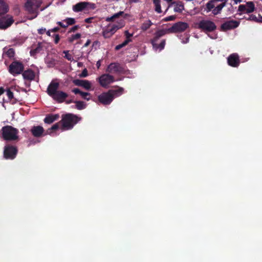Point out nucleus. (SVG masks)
<instances>
[{"mask_svg":"<svg viewBox=\"0 0 262 262\" xmlns=\"http://www.w3.org/2000/svg\"><path fill=\"white\" fill-rule=\"evenodd\" d=\"M124 71V68L117 62L111 63L106 69V72L112 74L122 73Z\"/></svg>","mask_w":262,"mask_h":262,"instance_id":"obj_11","label":"nucleus"},{"mask_svg":"<svg viewBox=\"0 0 262 262\" xmlns=\"http://www.w3.org/2000/svg\"><path fill=\"white\" fill-rule=\"evenodd\" d=\"M129 1L130 3H138L140 1V0H129Z\"/></svg>","mask_w":262,"mask_h":262,"instance_id":"obj_54","label":"nucleus"},{"mask_svg":"<svg viewBox=\"0 0 262 262\" xmlns=\"http://www.w3.org/2000/svg\"><path fill=\"white\" fill-rule=\"evenodd\" d=\"M176 17L174 15H171L165 17L164 20L165 21L174 20Z\"/></svg>","mask_w":262,"mask_h":262,"instance_id":"obj_44","label":"nucleus"},{"mask_svg":"<svg viewBox=\"0 0 262 262\" xmlns=\"http://www.w3.org/2000/svg\"><path fill=\"white\" fill-rule=\"evenodd\" d=\"M246 13H250L253 12L255 10V6L252 2H248L246 3Z\"/></svg>","mask_w":262,"mask_h":262,"instance_id":"obj_31","label":"nucleus"},{"mask_svg":"<svg viewBox=\"0 0 262 262\" xmlns=\"http://www.w3.org/2000/svg\"><path fill=\"white\" fill-rule=\"evenodd\" d=\"M123 14H124V12L123 11H120L118 13H115L111 17H107L106 18L105 20L106 21H113L116 18L119 17L120 16L122 15Z\"/></svg>","mask_w":262,"mask_h":262,"instance_id":"obj_34","label":"nucleus"},{"mask_svg":"<svg viewBox=\"0 0 262 262\" xmlns=\"http://www.w3.org/2000/svg\"><path fill=\"white\" fill-rule=\"evenodd\" d=\"M46 32V29L45 28H41L38 30V33L39 34H43Z\"/></svg>","mask_w":262,"mask_h":262,"instance_id":"obj_49","label":"nucleus"},{"mask_svg":"<svg viewBox=\"0 0 262 262\" xmlns=\"http://www.w3.org/2000/svg\"><path fill=\"white\" fill-rule=\"evenodd\" d=\"M54 37V42L55 44H57L60 40V36L58 34H54L52 36Z\"/></svg>","mask_w":262,"mask_h":262,"instance_id":"obj_46","label":"nucleus"},{"mask_svg":"<svg viewBox=\"0 0 262 262\" xmlns=\"http://www.w3.org/2000/svg\"><path fill=\"white\" fill-rule=\"evenodd\" d=\"M34 6V3L33 0H27L25 4L26 10L30 13H34L35 12Z\"/></svg>","mask_w":262,"mask_h":262,"instance_id":"obj_27","label":"nucleus"},{"mask_svg":"<svg viewBox=\"0 0 262 262\" xmlns=\"http://www.w3.org/2000/svg\"><path fill=\"white\" fill-rule=\"evenodd\" d=\"M24 69L23 64L18 61H13L9 66L8 71L13 76L21 74Z\"/></svg>","mask_w":262,"mask_h":262,"instance_id":"obj_6","label":"nucleus"},{"mask_svg":"<svg viewBox=\"0 0 262 262\" xmlns=\"http://www.w3.org/2000/svg\"><path fill=\"white\" fill-rule=\"evenodd\" d=\"M113 98V99L117 97L121 96L124 92V89L121 87L117 89H112L108 91Z\"/></svg>","mask_w":262,"mask_h":262,"instance_id":"obj_26","label":"nucleus"},{"mask_svg":"<svg viewBox=\"0 0 262 262\" xmlns=\"http://www.w3.org/2000/svg\"><path fill=\"white\" fill-rule=\"evenodd\" d=\"M219 5L223 8L226 5V1H224V2L222 3L221 4H219Z\"/></svg>","mask_w":262,"mask_h":262,"instance_id":"obj_52","label":"nucleus"},{"mask_svg":"<svg viewBox=\"0 0 262 262\" xmlns=\"http://www.w3.org/2000/svg\"><path fill=\"white\" fill-rule=\"evenodd\" d=\"M228 63L232 67H237L240 63L239 56L236 53L230 55L227 58Z\"/></svg>","mask_w":262,"mask_h":262,"instance_id":"obj_14","label":"nucleus"},{"mask_svg":"<svg viewBox=\"0 0 262 262\" xmlns=\"http://www.w3.org/2000/svg\"><path fill=\"white\" fill-rule=\"evenodd\" d=\"M167 33H170L167 31V29L159 30L155 33L154 37L151 40V43L155 49H159L160 51L164 49L166 43L165 39H163L160 44L158 43V41L160 37Z\"/></svg>","mask_w":262,"mask_h":262,"instance_id":"obj_3","label":"nucleus"},{"mask_svg":"<svg viewBox=\"0 0 262 262\" xmlns=\"http://www.w3.org/2000/svg\"><path fill=\"white\" fill-rule=\"evenodd\" d=\"M91 41L90 39H88L84 45L83 47H87L88 46H89L90 45V44L91 43Z\"/></svg>","mask_w":262,"mask_h":262,"instance_id":"obj_51","label":"nucleus"},{"mask_svg":"<svg viewBox=\"0 0 262 262\" xmlns=\"http://www.w3.org/2000/svg\"><path fill=\"white\" fill-rule=\"evenodd\" d=\"M72 92L75 94H79L81 98L84 100L89 101L91 99V94L90 93L82 92L78 88L72 89Z\"/></svg>","mask_w":262,"mask_h":262,"instance_id":"obj_22","label":"nucleus"},{"mask_svg":"<svg viewBox=\"0 0 262 262\" xmlns=\"http://www.w3.org/2000/svg\"><path fill=\"white\" fill-rule=\"evenodd\" d=\"M246 5H240L238 6V11L239 12H246Z\"/></svg>","mask_w":262,"mask_h":262,"instance_id":"obj_43","label":"nucleus"},{"mask_svg":"<svg viewBox=\"0 0 262 262\" xmlns=\"http://www.w3.org/2000/svg\"><path fill=\"white\" fill-rule=\"evenodd\" d=\"M239 22L237 20H231L227 21L221 25V30L226 31L229 30L233 29L238 27Z\"/></svg>","mask_w":262,"mask_h":262,"instance_id":"obj_13","label":"nucleus"},{"mask_svg":"<svg viewBox=\"0 0 262 262\" xmlns=\"http://www.w3.org/2000/svg\"><path fill=\"white\" fill-rule=\"evenodd\" d=\"M79 28V26L78 25H76L72 27L70 30L68 31V33H71V32H74L76 30H77Z\"/></svg>","mask_w":262,"mask_h":262,"instance_id":"obj_45","label":"nucleus"},{"mask_svg":"<svg viewBox=\"0 0 262 262\" xmlns=\"http://www.w3.org/2000/svg\"><path fill=\"white\" fill-rule=\"evenodd\" d=\"M246 19L248 20L254 21L256 23H262V20H260L259 19H258L257 17L253 14L249 15V17L246 18Z\"/></svg>","mask_w":262,"mask_h":262,"instance_id":"obj_40","label":"nucleus"},{"mask_svg":"<svg viewBox=\"0 0 262 262\" xmlns=\"http://www.w3.org/2000/svg\"><path fill=\"white\" fill-rule=\"evenodd\" d=\"M96 66H97L98 68H99V67L100 66V61H98L97 62Z\"/></svg>","mask_w":262,"mask_h":262,"instance_id":"obj_58","label":"nucleus"},{"mask_svg":"<svg viewBox=\"0 0 262 262\" xmlns=\"http://www.w3.org/2000/svg\"><path fill=\"white\" fill-rule=\"evenodd\" d=\"M14 22L12 17L0 18V29H5L10 27Z\"/></svg>","mask_w":262,"mask_h":262,"instance_id":"obj_17","label":"nucleus"},{"mask_svg":"<svg viewBox=\"0 0 262 262\" xmlns=\"http://www.w3.org/2000/svg\"><path fill=\"white\" fill-rule=\"evenodd\" d=\"M5 92V89L3 87H0V96Z\"/></svg>","mask_w":262,"mask_h":262,"instance_id":"obj_53","label":"nucleus"},{"mask_svg":"<svg viewBox=\"0 0 262 262\" xmlns=\"http://www.w3.org/2000/svg\"><path fill=\"white\" fill-rule=\"evenodd\" d=\"M88 71L86 69H84L82 73H81V77H85L88 76Z\"/></svg>","mask_w":262,"mask_h":262,"instance_id":"obj_47","label":"nucleus"},{"mask_svg":"<svg viewBox=\"0 0 262 262\" xmlns=\"http://www.w3.org/2000/svg\"><path fill=\"white\" fill-rule=\"evenodd\" d=\"M173 4H175L174 7V11L178 13H182L183 10H184V6L182 2H173Z\"/></svg>","mask_w":262,"mask_h":262,"instance_id":"obj_28","label":"nucleus"},{"mask_svg":"<svg viewBox=\"0 0 262 262\" xmlns=\"http://www.w3.org/2000/svg\"><path fill=\"white\" fill-rule=\"evenodd\" d=\"M59 122L57 123L54 124L51 128H48L47 130V132H46V133L45 134V135H47V134L51 135L53 131H55V130H57V129H58L59 128Z\"/></svg>","mask_w":262,"mask_h":262,"instance_id":"obj_37","label":"nucleus"},{"mask_svg":"<svg viewBox=\"0 0 262 262\" xmlns=\"http://www.w3.org/2000/svg\"><path fill=\"white\" fill-rule=\"evenodd\" d=\"M96 5L89 2H81L73 6L72 9L75 12H79L84 10H94Z\"/></svg>","mask_w":262,"mask_h":262,"instance_id":"obj_5","label":"nucleus"},{"mask_svg":"<svg viewBox=\"0 0 262 262\" xmlns=\"http://www.w3.org/2000/svg\"><path fill=\"white\" fill-rule=\"evenodd\" d=\"M1 132L2 137L5 140L14 141L18 138V130L12 126H5L2 127Z\"/></svg>","mask_w":262,"mask_h":262,"instance_id":"obj_2","label":"nucleus"},{"mask_svg":"<svg viewBox=\"0 0 262 262\" xmlns=\"http://www.w3.org/2000/svg\"><path fill=\"white\" fill-rule=\"evenodd\" d=\"M152 25V23L150 20H147L145 21H144L141 26V29L143 31H146L148 30L151 26Z\"/></svg>","mask_w":262,"mask_h":262,"instance_id":"obj_33","label":"nucleus"},{"mask_svg":"<svg viewBox=\"0 0 262 262\" xmlns=\"http://www.w3.org/2000/svg\"><path fill=\"white\" fill-rule=\"evenodd\" d=\"M100 84L104 88H106L108 84L115 81L114 77L109 74H104L98 78Z\"/></svg>","mask_w":262,"mask_h":262,"instance_id":"obj_10","label":"nucleus"},{"mask_svg":"<svg viewBox=\"0 0 262 262\" xmlns=\"http://www.w3.org/2000/svg\"><path fill=\"white\" fill-rule=\"evenodd\" d=\"M76 20L74 18L68 17L62 20V21H58V24L60 27L63 28H66L69 26L75 24Z\"/></svg>","mask_w":262,"mask_h":262,"instance_id":"obj_21","label":"nucleus"},{"mask_svg":"<svg viewBox=\"0 0 262 262\" xmlns=\"http://www.w3.org/2000/svg\"><path fill=\"white\" fill-rule=\"evenodd\" d=\"M198 28L204 31L211 32L216 29V26L214 22L204 19L198 23Z\"/></svg>","mask_w":262,"mask_h":262,"instance_id":"obj_8","label":"nucleus"},{"mask_svg":"<svg viewBox=\"0 0 262 262\" xmlns=\"http://www.w3.org/2000/svg\"><path fill=\"white\" fill-rule=\"evenodd\" d=\"M18 150L16 147L12 145H7L4 150V157L6 159H14L17 154Z\"/></svg>","mask_w":262,"mask_h":262,"instance_id":"obj_9","label":"nucleus"},{"mask_svg":"<svg viewBox=\"0 0 262 262\" xmlns=\"http://www.w3.org/2000/svg\"><path fill=\"white\" fill-rule=\"evenodd\" d=\"M51 29L48 30V31L46 32V34L47 35H48L49 36H51Z\"/></svg>","mask_w":262,"mask_h":262,"instance_id":"obj_55","label":"nucleus"},{"mask_svg":"<svg viewBox=\"0 0 262 262\" xmlns=\"http://www.w3.org/2000/svg\"><path fill=\"white\" fill-rule=\"evenodd\" d=\"M72 102L74 103V101H73L72 100L66 101V103L67 104H70V103H72Z\"/></svg>","mask_w":262,"mask_h":262,"instance_id":"obj_57","label":"nucleus"},{"mask_svg":"<svg viewBox=\"0 0 262 262\" xmlns=\"http://www.w3.org/2000/svg\"><path fill=\"white\" fill-rule=\"evenodd\" d=\"M216 1L214 0H210L209 1L206 5V9L207 12H210L212 11V10L215 7V2Z\"/></svg>","mask_w":262,"mask_h":262,"instance_id":"obj_32","label":"nucleus"},{"mask_svg":"<svg viewBox=\"0 0 262 262\" xmlns=\"http://www.w3.org/2000/svg\"><path fill=\"white\" fill-rule=\"evenodd\" d=\"M189 28V25L185 22L179 21L174 23L167 31L170 33H180L185 31Z\"/></svg>","mask_w":262,"mask_h":262,"instance_id":"obj_7","label":"nucleus"},{"mask_svg":"<svg viewBox=\"0 0 262 262\" xmlns=\"http://www.w3.org/2000/svg\"><path fill=\"white\" fill-rule=\"evenodd\" d=\"M5 54L9 58H13L15 55V51L13 48H9L5 52Z\"/></svg>","mask_w":262,"mask_h":262,"instance_id":"obj_38","label":"nucleus"},{"mask_svg":"<svg viewBox=\"0 0 262 262\" xmlns=\"http://www.w3.org/2000/svg\"><path fill=\"white\" fill-rule=\"evenodd\" d=\"M6 95L8 98L9 100H11L13 98V93L10 89H8L7 90Z\"/></svg>","mask_w":262,"mask_h":262,"instance_id":"obj_42","label":"nucleus"},{"mask_svg":"<svg viewBox=\"0 0 262 262\" xmlns=\"http://www.w3.org/2000/svg\"><path fill=\"white\" fill-rule=\"evenodd\" d=\"M81 64V63H80V62H78V66L79 67H80Z\"/></svg>","mask_w":262,"mask_h":262,"instance_id":"obj_60","label":"nucleus"},{"mask_svg":"<svg viewBox=\"0 0 262 262\" xmlns=\"http://www.w3.org/2000/svg\"><path fill=\"white\" fill-rule=\"evenodd\" d=\"M234 1V3L237 4L238 3H241L242 2L241 0H233Z\"/></svg>","mask_w":262,"mask_h":262,"instance_id":"obj_59","label":"nucleus"},{"mask_svg":"<svg viewBox=\"0 0 262 262\" xmlns=\"http://www.w3.org/2000/svg\"><path fill=\"white\" fill-rule=\"evenodd\" d=\"M68 97V95L61 91H57L51 96L54 100L59 103L63 102Z\"/></svg>","mask_w":262,"mask_h":262,"instance_id":"obj_15","label":"nucleus"},{"mask_svg":"<svg viewBox=\"0 0 262 262\" xmlns=\"http://www.w3.org/2000/svg\"><path fill=\"white\" fill-rule=\"evenodd\" d=\"M9 11V6L5 0H0V16L4 15Z\"/></svg>","mask_w":262,"mask_h":262,"instance_id":"obj_25","label":"nucleus"},{"mask_svg":"<svg viewBox=\"0 0 262 262\" xmlns=\"http://www.w3.org/2000/svg\"><path fill=\"white\" fill-rule=\"evenodd\" d=\"M59 118L58 114H49L46 116L43 121L45 123L51 124Z\"/></svg>","mask_w":262,"mask_h":262,"instance_id":"obj_24","label":"nucleus"},{"mask_svg":"<svg viewBox=\"0 0 262 262\" xmlns=\"http://www.w3.org/2000/svg\"><path fill=\"white\" fill-rule=\"evenodd\" d=\"M80 119V118L73 114L63 115L60 121L62 123L61 129L62 130L71 129Z\"/></svg>","mask_w":262,"mask_h":262,"instance_id":"obj_1","label":"nucleus"},{"mask_svg":"<svg viewBox=\"0 0 262 262\" xmlns=\"http://www.w3.org/2000/svg\"><path fill=\"white\" fill-rule=\"evenodd\" d=\"M222 8L219 5L216 7H215L214 8L212 11V13L214 15H216L221 13L222 10Z\"/></svg>","mask_w":262,"mask_h":262,"instance_id":"obj_39","label":"nucleus"},{"mask_svg":"<svg viewBox=\"0 0 262 262\" xmlns=\"http://www.w3.org/2000/svg\"><path fill=\"white\" fill-rule=\"evenodd\" d=\"M30 131L34 137L38 138L42 135L45 130L43 127L38 125L33 126Z\"/></svg>","mask_w":262,"mask_h":262,"instance_id":"obj_20","label":"nucleus"},{"mask_svg":"<svg viewBox=\"0 0 262 262\" xmlns=\"http://www.w3.org/2000/svg\"><path fill=\"white\" fill-rule=\"evenodd\" d=\"M188 41H189V37H187V38L185 39V40H183V43H187Z\"/></svg>","mask_w":262,"mask_h":262,"instance_id":"obj_56","label":"nucleus"},{"mask_svg":"<svg viewBox=\"0 0 262 262\" xmlns=\"http://www.w3.org/2000/svg\"><path fill=\"white\" fill-rule=\"evenodd\" d=\"M59 30V28L57 27H55L52 29H51V31L52 32H57Z\"/></svg>","mask_w":262,"mask_h":262,"instance_id":"obj_50","label":"nucleus"},{"mask_svg":"<svg viewBox=\"0 0 262 262\" xmlns=\"http://www.w3.org/2000/svg\"><path fill=\"white\" fill-rule=\"evenodd\" d=\"M126 39L121 44H119L115 47V50L118 51L121 48L126 46L129 42L132 41L130 37L133 36V34H130L127 30L124 32Z\"/></svg>","mask_w":262,"mask_h":262,"instance_id":"obj_19","label":"nucleus"},{"mask_svg":"<svg viewBox=\"0 0 262 262\" xmlns=\"http://www.w3.org/2000/svg\"><path fill=\"white\" fill-rule=\"evenodd\" d=\"M153 3L155 6V11L158 13H161L162 10L160 5V0H153Z\"/></svg>","mask_w":262,"mask_h":262,"instance_id":"obj_36","label":"nucleus"},{"mask_svg":"<svg viewBox=\"0 0 262 262\" xmlns=\"http://www.w3.org/2000/svg\"><path fill=\"white\" fill-rule=\"evenodd\" d=\"M262 1V0H261Z\"/></svg>","mask_w":262,"mask_h":262,"instance_id":"obj_61","label":"nucleus"},{"mask_svg":"<svg viewBox=\"0 0 262 262\" xmlns=\"http://www.w3.org/2000/svg\"><path fill=\"white\" fill-rule=\"evenodd\" d=\"M22 75L25 79L28 80H33L35 78V73L31 69L24 71Z\"/></svg>","mask_w":262,"mask_h":262,"instance_id":"obj_23","label":"nucleus"},{"mask_svg":"<svg viewBox=\"0 0 262 262\" xmlns=\"http://www.w3.org/2000/svg\"><path fill=\"white\" fill-rule=\"evenodd\" d=\"M59 87V83L58 82H55L52 80L48 86L47 92L48 94L51 97L57 91Z\"/></svg>","mask_w":262,"mask_h":262,"instance_id":"obj_16","label":"nucleus"},{"mask_svg":"<svg viewBox=\"0 0 262 262\" xmlns=\"http://www.w3.org/2000/svg\"><path fill=\"white\" fill-rule=\"evenodd\" d=\"M73 82L75 85L82 86L86 90L91 88V83L88 80L75 79Z\"/></svg>","mask_w":262,"mask_h":262,"instance_id":"obj_18","label":"nucleus"},{"mask_svg":"<svg viewBox=\"0 0 262 262\" xmlns=\"http://www.w3.org/2000/svg\"><path fill=\"white\" fill-rule=\"evenodd\" d=\"M81 36V34L80 33L72 34L70 36L68 37L67 40L69 42L72 43L74 40L79 39Z\"/></svg>","mask_w":262,"mask_h":262,"instance_id":"obj_35","label":"nucleus"},{"mask_svg":"<svg viewBox=\"0 0 262 262\" xmlns=\"http://www.w3.org/2000/svg\"><path fill=\"white\" fill-rule=\"evenodd\" d=\"M75 107L78 110H82L86 108V104L82 101H75Z\"/></svg>","mask_w":262,"mask_h":262,"instance_id":"obj_30","label":"nucleus"},{"mask_svg":"<svg viewBox=\"0 0 262 262\" xmlns=\"http://www.w3.org/2000/svg\"><path fill=\"white\" fill-rule=\"evenodd\" d=\"M98 101L104 105H109L113 100V98L109 92H103L98 97Z\"/></svg>","mask_w":262,"mask_h":262,"instance_id":"obj_12","label":"nucleus"},{"mask_svg":"<svg viewBox=\"0 0 262 262\" xmlns=\"http://www.w3.org/2000/svg\"><path fill=\"white\" fill-rule=\"evenodd\" d=\"M63 53L65 54L64 56V58H66L69 61H72L73 59L72 56L69 53V51H64Z\"/></svg>","mask_w":262,"mask_h":262,"instance_id":"obj_41","label":"nucleus"},{"mask_svg":"<svg viewBox=\"0 0 262 262\" xmlns=\"http://www.w3.org/2000/svg\"><path fill=\"white\" fill-rule=\"evenodd\" d=\"M42 50V43L40 42H39L37 44V47L35 49L31 50L30 53L31 56H34L37 54L40 53Z\"/></svg>","mask_w":262,"mask_h":262,"instance_id":"obj_29","label":"nucleus"},{"mask_svg":"<svg viewBox=\"0 0 262 262\" xmlns=\"http://www.w3.org/2000/svg\"><path fill=\"white\" fill-rule=\"evenodd\" d=\"M124 26V21L123 20H120L117 24L108 25L102 32L103 36L105 38H110L118 29H121Z\"/></svg>","mask_w":262,"mask_h":262,"instance_id":"obj_4","label":"nucleus"},{"mask_svg":"<svg viewBox=\"0 0 262 262\" xmlns=\"http://www.w3.org/2000/svg\"><path fill=\"white\" fill-rule=\"evenodd\" d=\"M94 18L93 17L87 18L85 19L84 22L88 24L91 23Z\"/></svg>","mask_w":262,"mask_h":262,"instance_id":"obj_48","label":"nucleus"}]
</instances>
